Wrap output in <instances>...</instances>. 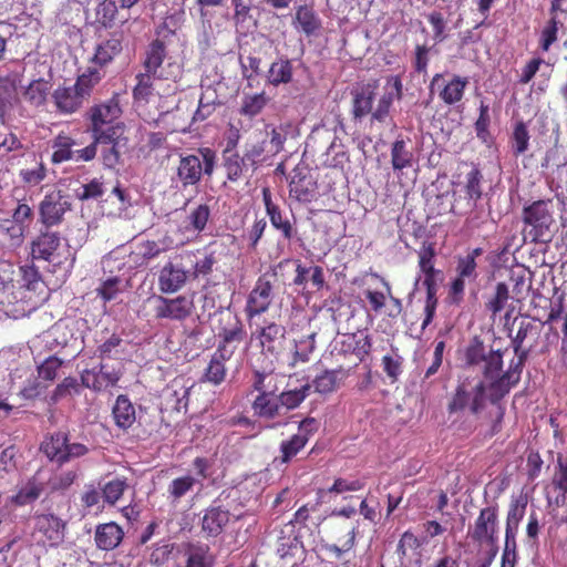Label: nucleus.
<instances>
[{
    "mask_svg": "<svg viewBox=\"0 0 567 567\" xmlns=\"http://www.w3.org/2000/svg\"><path fill=\"white\" fill-rule=\"evenodd\" d=\"M188 277V271L169 261L159 271L158 288L164 293L176 292L185 285Z\"/></svg>",
    "mask_w": 567,
    "mask_h": 567,
    "instance_id": "obj_27",
    "label": "nucleus"
},
{
    "mask_svg": "<svg viewBox=\"0 0 567 567\" xmlns=\"http://www.w3.org/2000/svg\"><path fill=\"white\" fill-rule=\"evenodd\" d=\"M78 145L76 141L65 132H60L51 141V147L53 153L51 155V162L53 164H61L69 161L84 162L80 157L82 148L74 150Z\"/></svg>",
    "mask_w": 567,
    "mask_h": 567,
    "instance_id": "obj_25",
    "label": "nucleus"
},
{
    "mask_svg": "<svg viewBox=\"0 0 567 567\" xmlns=\"http://www.w3.org/2000/svg\"><path fill=\"white\" fill-rule=\"evenodd\" d=\"M32 536L43 547L56 548L65 538L66 520L53 513H41L34 516Z\"/></svg>",
    "mask_w": 567,
    "mask_h": 567,
    "instance_id": "obj_11",
    "label": "nucleus"
},
{
    "mask_svg": "<svg viewBox=\"0 0 567 567\" xmlns=\"http://www.w3.org/2000/svg\"><path fill=\"white\" fill-rule=\"evenodd\" d=\"M468 80L465 76L455 74L451 80L443 81V75L436 73L431 80L430 90L433 91L437 86L441 101L446 105H454L463 100Z\"/></svg>",
    "mask_w": 567,
    "mask_h": 567,
    "instance_id": "obj_18",
    "label": "nucleus"
},
{
    "mask_svg": "<svg viewBox=\"0 0 567 567\" xmlns=\"http://www.w3.org/2000/svg\"><path fill=\"white\" fill-rule=\"evenodd\" d=\"M295 21L307 35L315 34L321 28V20L315 10L308 6H299L297 8Z\"/></svg>",
    "mask_w": 567,
    "mask_h": 567,
    "instance_id": "obj_44",
    "label": "nucleus"
},
{
    "mask_svg": "<svg viewBox=\"0 0 567 567\" xmlns=\"http://www.w3.org/2000/svg\"><path fill=\"white\" fill-rule=\"evenodd\" d=\"M125 372L124 362H101L96 368L84 369L81 374V385L96 393L116 388Z\"/></svg>",
    "mask_w": 567,
    "mask_h": 567,
    "instance_id": "obj_10",
    "label": "nucleus"
},
{
    "mask_svg": "<svg viewBox=\"0 0 567 567\" xmlns=\"http://www.w3.org/2000/svg\"><path fill=\"white\" fill-rule=\"evenodd\" d=\"M246 162L245 156H240L237 152L231 150L223 152V166L230 182H237L243 176Z\"/></svg>",
    "mask_w": 567,
    "mask_h": 567,
    "instance_id": "obj_45",
    "label": "nucleus"
},
{
    "mask_svg": "<svg viewBox=\"0 0 567 567\" xmlns=\"http://www.w3.org/2000/svg\"><path fill=\"white\" fill-rule=\"evenodd\" d=\"M252 337L258 340L262 352L277 354L284 348L286 328L275 321H266L265 326L252 333Z\"/></svg>",
    "mask_w": 567,
    "mask_h": 567,
    "instance_id": "obj_20",
    "label": "nucleus"
},
{
    "mask_svg": "<svg viewBox=\"0 0 567 567\" xmlns=\"http://www.w3.org/2000/svg\"><path fill=\"white\" fill-rule=\"evenodd\" d=\"M63 361L55 355L47 358L38 368L39 378L45 381H53Z\"/></svg>",
    "mask_w": 567,
    "mask_h": 567,
    "instance_id": "obj_63",
    "label": "nucleus"
},
{
    "mask_svg": "<svg viewBox=\"0 0 567 567\" xmlns=\"http://www.w3.org/2000/svg\"><path fill=\"white\" fill-rule=\"evenodd\" d=\"M484 254V249L476 247L471 249L465 256H460L456 261V275L470 280L477 278V258Z\"/></svg>",
    "mask_w": 567,
    "mask_h": 567,
    "instance_id": "obj_41",
    "label": "nucleus"
},
{
    "mask_svg": "<svg viewBox=\"0 0 567 567\" xmlns=\"http://www.w3.org/2000/svg\"><path fill=\"white\" fill-rule=\"evenodd\" d=\"M184 567H214L216 557L203 543H188L184 547Z\"/></svg>",
    "mask_w": 567,
    "mask_h": 567,
    "instance_id": "obj_30",
    "label": "nucleus"
},
{
    "mask_svg": "<svg viewBox=\"0 0 567 567\" xmlns=\"http://www.w3.org/2000/svg\"><path fill=\"white\" fill-rule=\"evenodd\" d=\"M122 33H113L110 39L100 43L93 56V62L100 66H104L122 52Z\"/></svg>",
    "mask_w": 567,
    "mask_h": 567,
    "instance_id": "obj_37",
    "label": "nucleus"
},
{
    "mask_svg": "<svg viewBox=\"0 0 567 567\" xmlns=\"http://www.w3.org/2000/svg\"><path fill=\"white\" fill-rule=\"evenodd\" d=\"M348 339L351 341L349 343L351 352L359 359L360 362H363L372 351V340L370 336H358L357 333H352L348 337Z\"/></svg>",
    "mask_w": 567,
    "mask_h": 567,
    "instance_id": "obj_55",
    "label": "nucleus"
},
{
    "mask_svg": "<svg viewBox=\"0 0 567 567\" xmlns=\"http://www.w3.org/2000/svg\"><path fill=\"white\" fill-rule=\"evenodd\" d=\"M289 195L301 204H310L319 196L317 179L308 172L296 168L289 182Z\"/></svg>",
    "mask_w": 567,
    "mask_h": 567,
    "instance_id": "obj_19",
    "label": "nucleus"
},
{
    "mask_svg": "<svg viewBox=\"0 0 567 567\" xmlns=\"http://www.w3.org/2000/svg\"><path fill=\"white\" fill-rule=\"evenodd\" d=\"M468 171L465 173L462 181L455 182L456 186L461 187L464 196L460 195L455 198V205L465 202V207L468 209H476L478 202L483 197V174L477 165L470 164Z\"/></svg>",
    "mask_w": 567,
    "mask_h": 567,
    "instance_id": "obj_16",
    "label": "nucleus"
},
{
    "mask_svg": "<svg viewBox=\"0 0 567 567\" xmlns=\"http://www.w3.org/2000/svg\"><path fill=\"white\" fill-rule=\"evenodd\" d=\"M509 299V290L505 282H497L493 297L485 302V308L493 317L497 316Z\"/></svg>",
    "mask_w": 567,
    "mask_h": 567,
    "instance_id": "obj_54",
    "label": "nucleus"
},
{
    "mask_svg": "<svg viewBox=\"0 0 567 567\" xmlns=\"http://www.w3.org/2000/svg\"><path fill=\"white\" fill-rule=\"evenodd\" d=\"M24 184L35 186L47 177V168L42 161H35V165L31 168H22L19 173Z\"/></svg>",
    "mask_w": 567,
    "mask_h": 567,
    "instance_id": "obj_62",
    "label": "nucleus"
},
{
    "mask_svg": "<svg viewBox=\"0 0 567 567\" xmlns=\"http://www.w3.org/2000/svg\"><path fill=\"white\" fill-rule=\"evenodd\" d=\"M124 538V530L122 527L114 523H103L95 527L94 542L101 550H113L115 549Z\"/></svg>",
    "mask_w": 567,
    "mask_h": 567,
    "instance_id": "obj_28",
    "label": "nucleus"
},
{
    "mask_svg": "<svg viewBox=\"0 0 567 567\" xmlns=\"http://www.w3.org/2000/svg\"><path fill=\"white\" fill-rule=\"evenodd\" d=\"M536 329L530 321H520L515 336H511V346L515 359L503 371L504 351L486 346L480 336H474L464 349L463 360L467 368L476 369L482 377L491 380L493 400L505 398L516 386L528 359L530 348H524V341Z\"/></svg>",
    "mask_w": 567,
    "mask_h": 567,
    "instance_id": "obj_1",
    "label": "nucleus"
},
{
    "mask_svg": "<svg viewBox=\"0 0 567 567\" xmlns=\"http://www.w3.org/2000/svg\"><path fill=\"white\" fill-rule=\"evenodd\" d=\"M403 96V84L400 75L390 76L386 81L385 92L380 97L378 105L372 111V121L385 122L390 114V109L394 100H401Z\"/></svg>",
    "mask_w": 567,
    "mask_h": 567,
    "instance_id": "obj_22",
    "label": "nucleus"
},
{
    "mask_svg": "<svg viewBox=\"0 0 567 567\" xmlns=\"http://www.w3.org/2000/svg\"><path fill=\"white\" fill-rule=\"evenodd\" d=\"M25 225L18 224L11 219L0 220V237L3 245L9 248H18L24 239Z\"/></svg>",
    "mask_w": 567,
    "mask_h": 567,
    "instance_id": "obj_39",
    "label": "nucleus"
},
{
    "mask_svg": "<svg viewBox=\"0 0 567 567\" xmlns=\"http://www.w3.org/2000/svg\"><path fill=\"white\" fill-rule=\"evenodd\" d=\"M230 513L221 506H210L204 512L202 529L208 537L220 535L228 524Z\"/></svg>",
    "mask_w": 567,
    "mask_h": 567,
    "instance_id": "obj_31",
    "label": "nucleus"
},
{
    "mask_svg": "<svg viewBox=\"0 0 567 567\" xmlns=\"http://www.w3.org/2000/svg\"><path fill=\"white\" fill-rule=\"evenodd\" d=\"M269 100V96L264 91L251 95H245L239 113L252 118L262 112Z\"/></svg>",
    "mask_w": 567,
    "mask_h": 567,
    "instance_id": "obj_50",
    "label": "nucleus"
},
{
    "mask_svg": "<svg viewBox=\"0 0 567 567\" xmlns=\"http://www.w3.org/2000/svg\"><path fill=\"white\" fill-rule=\"evenodd\" d=\"M305 446V440L299 436L291 435L288 440H284L279 446L280 463H289Z\"/></svg>",
    "mask_w": 567,
    "mask_h": 567,
    "instance_id": "obj_57",
    "label": "nucleus"
},
{
    "mask_svg": "<svg viewBox=\"0 0 567 567\" xmlns=\"http://www.w3.org/2000/svg\"><path fill=\"white\" fill-rule=\"evenodd\" d=\"M288 536H280L277 540L276 551L281 559L292 558L299 549L300 542L295 532L290 530Z\"/></svg>",
    "mask_w": 567,
    "mask_h": 567,
    "instance_id": "obj_58",
    "label": "nucleus"
},
{
    "mask_svg": "<svg viewBox=\"0 0 567 567\" xmlns=\"http://www.w3.org/2000/svg\"><path fill=\"white\" fill-rule=\"evenodd\" d=\"M157 78V73L154 72H141L136 74V84L133 87V99L136 102L147 103L153 96L155 87L154 82Z\"/></svg>",
    "mask_w": 567,
    "mask_h": 567,
    "instance_id": "obj_42",
    "label": "nucleus"
},
{
    "mask_svg": "<svg viewBox=\"0 0 567 567\" xmlns=\"http://www.w3.org/2000/svg\"><path fill=\"white\" fill-rule=\"evenodd\" d=\"M393 354H385L382 358L383 371L388 378L394 382L402 373L403 358L399 354L398 349H393Z\"/></svg>",
    "mask_w": 567,
    "mask_h": 567,
    "instance_id": "obj_60",
    "label": "nucleus"
},
{
    "mask_svg": "<svg viewBox=\"0 0 567 567\" xmlns=\"http://www.w3.org/2000/svg\"><path fill=\"white\" fill-rule=\"evenodd\" d=\"M59 233L41 230L31 243V257L33 260H43L52 267L51 271H70L75 262V255L68 243L62 244Z\"/></svg>",
    "mask_w": 567,
    "mask_h": 567,
    "instance_id": "obj_2",
    "label": "nucleus"
},
{
    "mask_svg": "<svg viewBox=\"0 0 567 567\" xmlns=\"http://www.w3.org/2000/svg\"><path fill=\"white\" fill-rule=\"evenodd\" d=\"M99 485L103 496V504L110 506L115 505L128 487L127 480L125 477H114L105 483L100 481Z\"/></svg>",
    "mask_w": 567,
    "mask_h": 567,
    "instance_id": "obj_43",
    "label": "nucleus"
},
{
    "mask_svg": "<svg viewBox=\"0 0 567 567\" xmlns=\"http://www.w3.org/2000/svg\"><path fill=\"white\" fill-rule=\"evenodd\" d=\"M320 507V502L307 503L302 505L295 513L293 519L286 525V528H290V530L292 532L295 524L308 529L317 528L320 525L324 524L327 516H323L321 514Z\"/></svg>",
    "mask_w": 567,
    "mask_h": 567,
    "instance_id": "obj_29",
    "label": "nucleus"
},
{
    "mask_svg": "<svg viewBox=\"0 0 567 567\" xmlns=\"http://www.w3.org/2000/svg\"><path fill=\"white\" fill-rule=\"evenodd\" d=\"M315 338L316 333H311L297 341L293 352V364L298 362L306 363L310 360V355L316 349Z\"/></svg>",
    "mask_w": 567,
    "mask_h": 567,
    "instance_id": "obj_59",
    "label": "nucleus"
},
{
    "mask_svg": "<svg viewBox=\"0 0 567 567\" xmlns=\"http://www.w3.org/2000/svg\"><path fill=\"white\" fill-rule=\"evenodd\" d=\"M196 478L190 475H184L174 478L167 486V496L172 502H178L187 493L193 491Z\"/></svg>",
    "mask_w": 567,
    "mask_h": 567,
    "instance_id": "obj_52",
    "label": "nucleus"
},
{
    "mask_svg": "<svg viewBox=\"0 0 567 567\" xmlns=\"http://www.w3.org/2000/svg\"><path fill=\"white\" fill-rule=\"evenodd\" d=\"M52 84L43 78L32 80L22 91L24 101L32 107L39 109L47 104Z\"/></svg>",
    "mask_w": 567,
    "mask_h": 567,
    "instance_id": "obj_36",
    "label": "nucleus"
},
{
    "mask_svg": "<svg viewBox=\"0 0 567 567\" xmlns=\"http://www.w3.org/2000/svg\"><path fill=\"white\" fill-rule=\"evenodd\" d=\"M251 409L254 415L264 420H274L284 414L279 396L275 394V391L258 394L251 404Z\"/></svg>",
    "mask_w": 567,
    "mask_h": 567,
    "instance_id": "obj_32",
    "label": "nucleus"
},
{
    "mask_svg": "<svg viewBox=\"0 0 567 567\" xmlns=\"http://www.w3.org/2000/svg\"><path fill=\"white\" fill-rule=\"evenodd\" d=\"M526 507L527 499L525 497L519 496L515 499H512L506 516L505 529L518 530V526L525 516Z\"/></svg>",
    "mask_w": 567,
    "mask_h": 567,
    "instance_id": "obj_53",
    "label": "nucleus"
},
{
    "mask_svg": "<svg viewBox=\"0 0 567 567\" xmlns=\"http://www.w3.org/2000/svg\"><path fill=\"white\" fill-rule=\"evenodd\" d=\"M423 286L426 289V298H425V305H424V319L422 322V329H425L433 320L437 307V285H436V278L423 279Z\"/></svg>",
    "mask_w": 567,
    "mask_h": 567,
    "instance_id": "obj_48",
    "label": "nucleus"
},
{
    "mask_svg": "<svg viewBox=\"0 0 567 567\" xmlns=\"http://www.w3.org/2000/svg\"><path fill=\"white\" fill-rule=\"evenodd\" d=\"M347 372L342 369L324 370L318 374L311 383V389L320 395H328L336 392L340 382L346 379Z\"/></svg>",
    "mask_w": 567,
    "mask_h": 567,
    "instance_id": "obj_35",
    "label": "nucleus"
},
{
    "mask_svg": "<svg viewBox=\"0 0 567 567\" xmlns=\"http://www.w3.org/2000/svg\"><path fill=\"white\" fill-rule=\"evenodd\" d=\"M112 416L115 425L127 431L136 421V410L126 394H120L112 406Z\"/></svg>",
    "mask_w": 567,
    "mask_h": 567,
    "instance_id": "obj_34",
    "label": "nucleus"
},
{
    "mask_svg": "<svg viewBox=\"0 0 567 567\" xmlns=\"http://www.w3.org/2000/svg\"><path fill=\"white\" fill-rule=\"evenodd\" d=\"M118 19L115 0H102L95 9V21L105 29L113 28Z\"/></svg>",
    "mask_w": 567,
    "mask_h": 567,
    "instance_id": "obj_47",
    "label": "nucleus"
},
{
    "mask_svg": "<svg viewBox=\"0 0 567 567\" xmlns=\"http://www.w3.org/2000/svg\"><path fill=\"white\" fill-rule=\"evenodd\" d=\"M217 320L216 330L219 339L217 347L234 349L236 351L246 338V330L241 319L230 309L219 310L215 313Z\"/></svg>",
    "mask_w": 567,
    "mask_h": 567,
    "instance_id": "obj_12",
    "label": "nucleus"
},
{
    "mask_svg": "<svg viewBox=\"0 0 567 567\" xmlns=\"http://www.w3.org/2000/svg\"><path fill=\"white\" fill-rule=\"evenodd\" d=\"M498 507L487 506L480 511L467 536L477 544L494 545L497 540Z\"/></svg>",
    "mask_w": 567,
    "mask_h": 567,
    "instance_id": "obj_14",
    "label": "nucleus"
},
{
    "mask_svg": "<svg viewBox=\"0 0 567 567\" xmlns=\"http://www.w3.org/2000/svg\"><path fill=\"white\" fill-rule=\"evenodd\" d=\"M99 344L94 351V355L101 362L117 361L124 362L126 355V342L120 334L113 332L100 339Z\"/></svg>",
    "mask_w": 567,
    "mask_h": 567,
    "instance_id": "obj_24",
    "label": "nucleus"
},
{
    "mask_svg": "<svg viewBox=\"0 0 567 567\" xmlns=\"http://www.w3.org/2000/svg\"><path fill=\"white\" fill-rule=\"evenodd\" d=\"M125 128L111 131V133L95 136L92 142L82 148L80 157L84 163L93 161L97 152L100 159L106 169H115L123 164V155L127 151L128 138L124 134Z\"/></svg>",
    "mask_w": 567,
    "mask_h": 567,
    "instance_id": "obj_3",
    "label": "nucleus"
},
{
    "mask_svg": "<svg viewBox=\"0 0 567 567\" xmlns=\"http://www.w3.org/2000/svg\"><path fill=\"white\" fill-rule=\"evenodd\" d=\"M311 385L309 383L303 384L299 389L288 390L281 392L278 396L280 400L281 409L293 410L298 408L306 398L310 394Z\"/></svg>",
    "mask_w": 567,
    "mask_h": 567,
    "instance_id": "obj_51",
    "label": "nucleus"
},
{
    "mask_svg": "<svg viewBox=\"0 0 567 567\" xmlns=\"http://www.w3.org/2000/svg\"><path fill=\"white\" fill-rule=\"evenodd\" d=\"M378 86L379 82L373 80L362 84L353 92L352 114L354 118H362L368 114L372 115V105Z\"/></svg>",
    "mask_w": 567,
    "mask_h": 567,
    "instance_id": "obj_26",
    "label": "nucleus"
},
{
    "mask_svg": "<svg viewBox=\"0 0 567 567\" xmlns=\"http://www.w3.org/2000/svg\"><path fill=\"white\" fill-rule=\"evenodd\" d=\"M262 202L266 208V214L270 219L271 226L281 233L286 240H291L296 235V229L292 223L282 216V212L272 200V194L269 187H264L261 190Z\"/></svg>",
    "mask_w": 567,
    "mask_h": 567,
    "instance_id": "obj_21",
    "label": "nucleus"
},
{
    "mask_svg": "<svg viewBox=\"0 0 567 567\" xmlns=\"http://www.w3.org/2000/svg\"><path fill=\"white\" fill-rule=\"evenodd\" d=\"M233 355L234 349L217 347L204 371L202 381L214 385L221 384L227 375L226 362L229 361Z\"/></svg>",
    "mask_w": 567,
    "mask_h": 567,
    "instance_id": "obj_23",
    "label": "nucleus"
},
{
    "mask_svg": "<svg viewBox=\"0 0 567 567\" xmlns=\"http://www.w3.org/2000/svg\"><path fill=\"white\" fill-rule=\"evenodd\" d=\"M324 533L332 543H322L321 550L340 559L355 546L358 526L337 515H329L323 524Z\"/></svg>",
    "mask_w": 567,
    "mask_h": 567,
    "instance_id": "obj_5",
    "label": "nucleus"
},
{
    "mask_svg": "<svg viewBox=\"0 0 567 567\" xmlns=\"http://www.w3.org/2000/svg\"><path fill=\"white\" fill-rule=\"evenodd\" d=\"M293 66L290 60L279 58L274 61L267 72V82L274 86L288 84L292 81Z\"/></svg>",
    "mask_w": 567,
    "mask_h": 567,
    "instance_id": "obj_38",
    "label": "nucleus"
},
{
    "mask_svg": "<svg viewBox=\"0 0 567 567\" xmlns=\"http://www.w3.org/2000/svg\"><path fill=\"white\" fill-rule=\"evenodd\" d=\"M195 309L194 300L188 296L166 298L155 297L154 317L158 320L184 321L192 316Z\"/></svg>",
    "mask_w": 567,
    "mask_h": 567,
    "instance_id": "obj_13",
    "label": "nucleus"
},
{
    "mask_svg": "<svg viewBox=\"0 0 567 567\" xmlns=\"http://www.w3.org/2000/svg\"><path fill=\"white\" fill-rule=\"evenodd\" d=\"M166 55L167 50L165 42L159 39L153 40L145 51V59L143 61L144 70L157 73Z\"/></svg>",
    "mask_w": 567,
    "mask_h": 567,
    "instance_id": "obj_40",
    "label": "nucleus"
},
{
    "mask_svg": "<svg viewBox=\"0 0 567 567\" xmlns=\"http://www.w3.org/2000/svg\"><path fill=\"white\" fill-rule=\"evenodd\" d=\"M81 503L85 508L96 507L103 509V496L100 485H95L94 483L86 484L81 495Z\"/></svg>",
    "mask_w": 567,
    "mask_h": 567,
    "instance_id": "obj_61",
    "label": "nucleus"
},
{
    "mask_svg": "<svg viewBox=\"0 0 567 567\" xmlns=\"http://www.w3.org/2000/svg\"><path fill=\"white\" fill-rule=\"evenodd\" d=\"M71 205L61 190L48 193L39 206L40 221L50 228L62 223L64 214Z\"/></svg>",
    "mask_w": 567,
    "mask_h": 567,
    "instance_id": "obj_17",
    "label": "nucleus"
},
{
    "mask_svg": "<svg viewBox=\"0 0 567 567\" xmlns=\"http://www.w3.org/2000/svg\"><path fill=\"white\" fill-rule=\"evenodd\" d=\"M216 152L209 147L198 148L197 154L181 156L177 177L183 187L198 184L203 174L210 177L216 166Z\"/></svg>",
    "mask_w": 567,
    "mask_h": 567,
    "instance_id": "obj_7",
    "label": "nucleus"
},
{
    "mask_svg": "<svg viewBox=\"0 0 567 567\" xmlns=\"http://www.w3.org/2000/svg\"><path fill=\"white\" fill-rule=\"evenodd\" d=\"M435 247L433 243L424 241L417 251L419 268L424 274V278H436L437 270L434 268Z\"/></svg>",
    "mask_w": 567,
    "mask_h": 567,
    "instance_id": "obj_49",
    "label": "nucleus"
},
{
    "mask_svg": "<svg viewBox=\"0 0 567 567\" xmlns=\"http://www.w3.org/2000/svg\"><path fill=\"white\" fill-rule=\"evenodd\" d=\"M41 450L50 461L60 465L85 456L90 452L87 445L71 442L69 433L63 431H58L45 436L41 444Z\"/></svg>",
    "mask_w": 567,
    "mask_h": 567,
    "instance_id": "obj_8",
    "label": "nucleus"
},
{
    "mask_svg": "<svg viewBox=\"0 0 567 567\" xmlns=\"http://www.w3.org/2000/svg\"><path fill=\"white\" fill-rule=\"evenodd\" d=\"M413 162V153L408 147V143L403 138L396 140L391 148V164L394 171H402L411 167Z\"/></svg>",
    "mask_w": 567,
    "mask_h": 567,
    "instance_id": "obj_46",
    "label": "nucleus"
},
{
    "mask_svg": "<svg viewBox=\"0 0 567 567\" xmlns=\"http://www.w3.org/2000/svg\"><path fill=\"white\" fill-rule=\"evenodd\" d=\"M52 97L54 100V104L56 110L63 114H72L76 112L82 103L84 97L79 93V91L72 86H59L54 90Z\"/></svg>",
    "mask_w": 567,
    "mask_h": 567,
    "instance_id": "obj_33",
    "label": "nucleus"
},
{
    "mask_svg": "<svg viewBox=\"0 0 567 567\" xmlns=\"http://www.w3.org/2000/svg\"><path fill=\"white\" fill-rule=\"evenodd\" d=\"M272 289L274 286L268 274L258 277L246 300L245 313L248 319L268 311L274 298Z\"/></svg>",
    "mask_w": 567,
    "mask_h": 567,
    "instance_id": "obj_15",
    "label": "nucleus"
},
{
    "mask_svg": "<svg viewBox=\"0 0 567 567\" xmlns=\"http://www.w3.org/2000/svg\"><path fill=\"white\" fill-rule=\"evenodd\" d=\"M121 114L122 110L116 97L91 106L87 112V132L91 134V137L125 128L123 123L117 122Z\"/></svg>",
    "mask_w": 567,
    "mask_h": 567,
    "instance_id": "obj_9",
    "label": "nucleus"
},
{
    "mask_svg": "<svg viewBox=\"0 0 567 567\" xmlns=\"http://www.w3.org/2000/svg\"><path fill=\"white\" fill-rule=\"evenodd\" d=\"M553 485L556 489L567 494V457L564 458L561 455H558Z\"/></svg>",
    "mask_w": 567,
    "mask_h": 567,
    "instance_id": "obj_64",
    "label": "nucleus"
},
{
    "mask_svg": "<svg viewBox=\"0 0 567 567\" xmlns=\"http://www.w3.org/2000/svg\"><path fill=\"white\" fill-rule=\"evenodd\" d=\"M43 492V484L32 478L23 485L16 495V502L27 505L38 499Z\"/></svg>",
    "mask_w": 567,
    "mask_h": 567,
    "instance_id": "obj_56",
    "label": "nucleus"
},
{
    "mask_svg": "<svg viewBox=\"0 0 567 567\" xmlns=\"http://www.w3.org/2000/svg\"><path fill=\"white\" fill-rule=\"evenodd\" d=\"M489 386L491 380H486L484 377L473 388H468L465 383L458 384L449 401V414L468 410L472 414L476 415L485 409L487 400L496 404L504 399L493 400Z\"/></svg>",
    "mask_w": 567,
    "mask_h": 567,
    "instance_id": "obj_4",
    "label": "nucleus"
},
{
    "mask_svg": "<svg viewBox=\"0 0 567 567\" xmlns=\"http://www.w3.org/2000/svg\"><path fill=\"white\" fill-rule=\"evenodd\" d=\"M527 236L532 243H548L553 237L555 219L551 199H538L525 206L522 213Z\"/></svg>",
    "mask_w": 567,
    "mask_h": 567,
    "instance_id": "obj_6",
    "label": "nucleus"
}]
</instances>
